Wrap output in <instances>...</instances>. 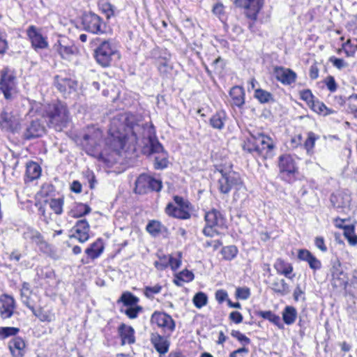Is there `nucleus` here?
<instances>
[{
    "label": "nucleus",
    "instance_id": "nucleus-1",
    "mask_svg": "<svg viewBox=\"0 0 357 357\" xmlns=\"http://www.w3.org/2000/svg\"><path fill=\"white\" fill-rule=\"evenodd\" d=\"M109 135L106 144L118 153L127 143L133 145L140 138L149 139L151 153L160 154L165 152L162 144L155 138L153 127L142 123L130 113H122L112 119Z\"/></svg>",
    "mask_w": 357,
    "mask_h": 357
},
{
    "label": "nucleus",
    "instance_id": "nucleus-2",
    "mask_svg": "<svg viewBox=\"0 0 357 357\" xmlns=\"http://www.w3.org/2000/svg\"><path fill=\"white\" fill-rule=\"evenodd\" d=\"M244 151L255 158L267 159L273 156L275 144L273 139L261 132L251 133L242 145Z\"/></svg>",
    "mask_w": 357,
    "mask_h": 357
},
{
    "label": "nucleus",
    "instance_id": "nucleus-3",
    "mask_svg": "<svg viewBox=\"0 0 357 357\" xmlns=\"http://www.w3.org/2000/svg\"><path fill=\"white\" fill-rule=\"evenodd\" d=\"M42 116L49 127L59 131L66 127L70 121L67 106L60 101L44 105Z\"/></svg>",
    "mask_w": 357,
    "mask_h": 357
},
{
    "label": "nucleus",
    "instance_id": "nucleus-4",
    "mask_svg": "<svg viewBox=\"0 0 357 357\" xmlns=\"http://www.w3.org/2000/svg\"><path fill=\"white\" fill-rule=\"evenodd\" d=\"M220 177L218 179L217 188L222 194H228L231 189L235 190L234 199H238L241 197L240 194L243 192L245 195L246 190L241 175L234 171L218 170Z\"/></svg>",
    "mask_w": 357,
    "mask_h": 357
},
{
    "label": "nucleus",
    "instance_id": "nucleus-5",
    "mask_svg": "<svg viewBox=\"0 0 357 357\" xmlns=\"http://www.w3.org/2000/svg\"><path fill=\"white\" fill-rule=\"evenodd\" d=\"M93 41L98 45L94 50V57L96 62L101 66L108 67L114 58H120L117 47L111 40H101L96 38Z\"/></svg>",
    "mask_w": 357,
    "mask_h": 357
},
{
    "label": "nucleus",
    "instance_id": "nucleus-6",
    "mask_svg": "<svg viewBox=\"0 0 357 357\" xmlns=\"http://www.w3.org/2000/svg\"><path fill=\"white\" fill-rule=\"evenodd\" d=\"M102 137V132L99 128L93 126L88 128L82 140V146L87 154L95 157L102 156L98 149Z\"/></svg>",
    "mask_w": 357,
    "mask_h": 357
},
{
    "label": "nucleus",
    "instance_id": "nucleus-7",
    "mask_svg": "<svg viewBox=\"0 0 357 357\" xmlns=\"http://www.w3.org/2000/svg\"><path fill=\"white\" fill-rule=\"evenodd\" d=\"M204 220L206 226L202 231L206 236L213 237L218 234L219 229L226 227L225 218L219 211L214 208L205 213Z\"/></svg>",
    "mask_w": 357,
    "mask_h": 357
},
{
    "label": "nucleus",
    "instance_id": "nucleus-8",
    "mask_svg": "<svg viewBox=\"0 0 357 357\" xmlns=\"http://www.w3.org/2000/svg\"><path fill=\"white\" fill-rule=\"evenodd\" d=\"M0 90L6 100H12L17 93L15 73L8 67L1 71Z\"/></svg>",
    "mask_w": 357,
    "mask_h": 357
},
{
    "label": "nucleus",
    "instance_id": "nucleus-9",
    "mask_svg": "<svg viewBox=\"0 0 357 357\" xmlns=\"http://www.w3.org/2000/svg\"><path fill=\"white\" fill-rule=\"evenodd\" d=\"M278 167L282 178L288 182L291 181L298 172V167L294 159L288 154H284L279 157Z\"/></svg>",
    "mask_w": 357,
    "mask_h": 357
},
{
    "label": "nucleus",
    "instance_id": "nucleus-10",
    "mask_svg": "<svg viewBox=\"0 0 357 357\" xmlns=\"http://www.w3.org/2000/svg\"><path fill=\"white\" fill-rule=\"evenodd\" d=\"M162 182L152 176L142 174L135 181V191L136 193L144 194L149 191L159 192L162 188Z\"/></svg>",
    "mask_w": 357,
    "mask_h": 357
},
{
    "label": "nucleus",
    "instance_id": "nucleus-11",
    "mask_svg": "<svg viewBox=\"0 0 357 357\" xmlns=\"http://www.w3.org/2000/svg\"><path fill=\"white\" fill-rule=\"evenodd\" d=\"M54 50L65 60H71L75 56L78 50L73 41L67 38H61L53 46Z\"/></svg>",
    "mask_w": 357,
    "mask_h": 357
},
{
    "label": "nucleus",
    "instance_id": "nucleus-12",
    "mask_svg": "<svg viewBox=\"0 0 357 357\" xmlns=\"http://www.w3.org/2000/svg\"><path fill=\"white\" fill-rule=\"evenodd\" d=\"M151 324H156L162 328L165 333H172L176 327V324L172 317L167 313L154 312L151 317Z\"/></svg>",
    "mask_w": 357,
    "mask_h": 357
},
{
    "label": "nucleus",
    "instance_id": "nucleus-13",
    "mask_svg": "<svg viewBox=\"0 0 357 357\" xmlns=\"http://www.w3.org/2000/svg\"><path fill=\"white\" fill-rule=\"evenodd\" d=\"M84 29L92 33H101L104 32L102 19L93 13H85L82 17Z\"/></svg>",
    "mask_w": 357,
    "mask_h": 357
},
{
    "label": "nucleus",
    "instance_id": "nucleus-14",
    "mask_svg": "<svg viewBox=\"0 0 357 357\" xmlns=\"http://www.w3.org/2000/svg\"><path fill=\"white\" fill-rule=\"evenodd\" d=\"M26 35L34 50H43L48 47L47 38L42 35L41 30L36 26H29L26 29Z\"/></svg>",
    "mask_w": 357,
    "mask_h": 357
},
{
    "label": "nucleus",
    "instance_id": "nucleus-15",
    "mask_svg": "<svg viewBox=\"0 0 357 357\" xmlns=\"http://www.w3.org/2000/svg\"><path fill=\"white\" fill-rule=\"evenodd\" d=\"M234 3L236 6L245 8V15L248 18L255 20L264 5V0H234Z\"/></svg>",
    "mask_w": 357,
    "mask_h": 357
},
{
    "label": "nucleus",
    "instance_id": "nucleus-16",
    "mask_svg": "<svg viewBox=\"0 0 357 357\" xmlns=\"http://www.w3.org/2000/svg\"><path fill=\"white\" fill-rule=\"evenodd\" d=\"M90 226L86 219H81L76 222L71 229L70 238H76L80 243H85L89 239Z\"/></svg>",
    "mask_w": 357,
    "mask_h": 357
},
{
    "label": "nucleus",
    "instance_id": "nucleus-17",
    "mask_svg": "<svg viewBox=\"0 0 357 357\" xmlns=\"http://www.w3.org/2000/svg\"><path fill=\"white\" fill-rule=\"evenodd\" d=\"M16 308L14 298L8 294L0 296V316L2 319L10 318Z\"/></svg>",
    "mask_w": 357,
    "mask_h": 357
},
{
    "label": "nucleus",
    "instance_id": "nucleus-18",
    "mask_svg": "<svg viewBox=\"0 0 357 357\" xmlns=\"http://www.w3.org/2000/svg\"><path fill=\"white\" fill-rule=\"evenodd\" d=\"M273 75L275 79L284 85H290L296 82L297 75L290 68L282 66H275L273 69Z\"/></svg>",
    "mask_w": 357,
    "mask_h": 357
},
{
    "label": "nucleus",
    "instance_id": "nucleus-19",
    "mask_svg": "<svg viewBox=\"0 0 357 357\" xmlns=\"http://www.w3.org/2000/svg\"><path fill=\"white\" fill-rule=\"evenodd\" d=\"M20 291V297L22 303L33 312L34 316L39 318L40 321L46 320V318L40 317V315L37 313L36 310L35 309L34 302L31 298L32 291L30 289L29 284L27 282H24L22 284V287Z\"/></svg>",
    "mask_w": 357,
    "mask_h": 357
},
{
    "label": "nucleus",
    "instance_id": "nucleus-20",
    "mask_svg": "<svg viewBox=\"0 0 357 357\" xmlns=\"http://www.w3.org/2000/svg\"><path fill=\"white\" fill-rule=\"evenodd\" d=\"M0 125L2 128L11 132H17L20 129L19 118L13 115L11 113L3 112L1 114Z\"/></svg>",
    "mask_w": 357,
    "mask_h": 357
},
{
    "label": "nucleus",
    "instance_id": "nucleus-21",
    "mask_svg": "<svg viewBox=\"0 0 357 357\" xmlns=\"http://www.w3.org/2000/svg\"><path fill=\"white\" fill-rule=\"evenodd\" d=\"M150 341L160 355H164L168 352L170 343L167 337L161 335L158 333H152Z\"/></svg>",
    "mask_w": 357,
    "mask_h": 357
},
{
    "label": "nucleus",
    "instance_id": "nucleus-22",
    "mask_svg": "<svg viewBox=\"0 0 357 357\" xmlns=\"http://www.w3.org/2000/svg\"><path fill=\"white\" fill-rule=\"evenodd\" d=\"M54 84L57 89L64 94L70 93L77 87V82L75 80L59 75L55 77Z\"/></svg>",
    "mask_w": 357,
    "mask_h": 357
},
{
    "label": "nucleus",
    "instance_id": "nucleus-23",
    "mask_svg": "<svg viewBox=\"0 0 357 357\" xmlns=\"http://www.w3.org/2000/svg\"><path fill=\"white\" fill-rule=\"evenodd\" d=\"M190 210V207L175 206L174 204L169 203L166 206L165 212L169 216L178 219L187 220L191 217Z\"/></svg>",
    "mask_w": 357,
    "mask_h": 357
},
{
    "label": "nucleus",
    "instance_id": "nucleus-24",
    "mask_svg": "<svg viewBox=\"0 0 357 357\" xmlns=\"http://www.w3.org/2000/svg\"><path fill=\"white\" fill-rule=\"evenodd\" d=\"M8 347L13 357H23L26 351V344L20 337L12 338L8 343Z\"/></svg>",
    "mask_w": 357,
    "mask_h": 357
},
{
    "label": "nucleus",
    "instance_id": "nucleus-25",
    "mask_svg": "<svg viewBox=\"0 0 357 357\" xmlns=\"http://www.w3.org/2000/svg\"><path fill=\"white\" fill-rule=\"evenodd\" d=\"M298 258L300 260L307 262L310 268L314 271L319 270L321 268V262L320 260H319L307 250H299L298 253Z\"/></svg>",
    "mask_w": 357,
    "mask_h": 357
},
{
    "label": "nucleus",
    "instance_id": "nucleus-26",
    "mask_svg": "<svg viewBox=\"0 0 357 357\" xmlns=\"http://www.w3.org/2000/svg\"><path fill=\"white\" fill-rule=\"evenodd\" d=\"M45 132V128L38 121H33L27 126L24 132V137L26 139H31L40 137Z\"/></svg>",
    "mask_w": 357,
    "mask_h": 357
},
{
    "label": "nucleus",
    "instance_id": "nucleus-27",
    "mask_svg": "<svg viewBox=\"0 0 357 357\" xmlns=\"http://www.w3.org/2000/svg\"><path fill=\"white\" fill-rule=\"evenodd\" d=\"M91 211L89 206L82 203H74L68 213L72 218H78L90 213Z\"/></svg>",
    "mask_w": 357,
    "mask_h": 357
},
{
    "label": "nucleus",
    "instance_id": "nucleus-28",
    "mask_svg": "<svg viewBox=\"0 0 357 357\" xmlns=\"http://www.w3.org/2000/svg\"><path fill=\"white\" fill-rule=\"evenodd\" d=\"M119 332L121 337L122 344H130L135 342V331L131 326L123 324L119 326Z\"/></svg>",
    "mask_w": 357,
    "mask_h": 357
},
{
    "label": "nucleus",
    "instance_id": "nucleus-29",
    "mask_svg": "<svg viewBox=\"0 0 357 357\" xmlns=\"http://www.w3.org/2000/svg\"><path fill=\"white\" fill-rule=\"evenodd\" d=\"M229 96L232 100L233 105L241 107L245 103V91L243 87L239 86L232 87L230 90Z\"/></svg>",
    "mask_w": 357,
    "mask_h": 357
},
{
    "label": "nucleus",
    "instance_id": "nucleus-30",
    "mask_svg": "<svg viewBox=\"0 0 357 357\" xmlns=\"http://www.w3.org/2000/svg\"><path fill=\"white\" fill-rule=\"evenodd\" d=\"M104 250L103 242L100 238L97 239L86 249L85 253L88 257L95 259L100 257Z\"/></svg>",
    "mask_w": 357,
    "mask_h": 357
},
{
    "label": "nucleus",
    "instance_id": "nucleus-31",
    "mask_svg": "<svg viewBox=\"0 0 357 357\" xmlns=\"http://www.w3.org/2000/svg\"><path fill=\"white\" fill-rule=\"evenodd\" d=\"M271 289L275 293L284 296L289 293V287L284 279L275 278L270 284Z\"/></svg>",
    "mask_w": 357,
    "mask_h": 357
},
{
    "label": "nucleus",
    "instance_id": "nucleus-32",
    "mask_svg": "<svg viewBox=\"0 0 357 357\" xmlns=\"http://www.w3.org/2000/svg\"><path fill=\"white\" fill-rule=\"evenodd\" d=\"M274 268L278 274L283 275L290 279L293 278L294 275L290 276L293 271V267L291 264L285 262L281 259H278L274 264Z\"/></svg>",
    "mask_w": 357,
    "mask_h": 357
},
{
    "label": "nucleus",
    "instance_id": "nucleus-33",
    "mask_svg": "<svg viewBox=\"0 0 357 357\" xmlns=\"http://www.w3.org/2000/svg\"><path fill=\"white\" fill-rule=\"evenodd\" d=\"M226 119L227 114L225 111H218L211 117L210 125L215 129L222 130L225 126Z\"/></svg>",
    "mask_w": 357,
    "mask_h": 357
},
{
    "label": "nucleus",
    "instance_id": "nucleus-34",
    "mask_svg": "<svg viewBox=\"0 0 357 357\" xmlns=\"http://www.w3.org/2000/svg\"><path fill=\"white\" fill-rule=\"evenodd\" d=\"M41 174V168L35 162H30L26 165V176L29 181L38 178Z\"/></svg>",
    "mask_w": 357,
    "mask_h": 357
},
{
    "label": "nucleus",
    "instance_id": "nucleus-35",
    "mask_svg": "<svg viewBox=\"0 0 357 357\" xmlns=\"http://www.w3.org/2000/svg\"><path fill=\"white\" fill-rule=\"evenodd\" d=\"M297 317V311L292 306H286L282 312V319L287 325L293 324Z\"/></svg>",
    "mask_w": 357,
    "mask_h": 357
},
{
    "label": "nucleus",
    "instance_id": "nucleus-36",
    "mask_svg": "<svg viewBox=\"0 0 357 357\" xmlns=\"http://www.w3.org/2000/svg\"><path fill=\"white\" fill-rule=\"evenodd\" d=\"M51 210L56 215H61L63 213V207L64 204V200L63 197L52 198L47 201Z\"/></svg>",
    "mask_w": 357,
    "mask_h": 357
},
{
    "label": "nucleus",
    "instance_id": "nucleus-37",
    "mask_svg": "<svg viewBox=\"0 0 357 357\" xmlns=\"http://www.w3.org/2000/svg\"><path fill=\"white\" fill-rule=\"evenodd\" d=\"M257 315L259 317H262L264 319H267L275 325L279 326L280 328L282 327V325L280 322V318L278 315H276L273 312L270 310L268 311H259L257 312Z\"/></svg>",
    "mask_w": 357,
    "mask_h": 357
},
{
    "label": "nucleus",
    "instance_id": "nucleus-38",
    "mask_svg": "<svg viewBox=\"0 0 357 357\" xmlns=\"http://www.w3.org/2000/svg\"><path fill=\"white\" fill-rule=\"evenodd\" d=\"M24 238L26 240L31 241V243L38 245L43 238V236L41 234L35 229H27L26 231L24 233Z\"/></svg>",
    "mask_w": 357,
    "mask_h": 357
},
{
    "label": "nucleus",
    "instance_id": "nucleus-39",
    "mask_svg": "<svg viewBox=\"0 0 357 357\" xmlns=\"http://www.w3.org/2000/svg\"><path fill=\"white\" fill-rule=\"evenodd\" d=\"M309 107L314 112L318 114H322L324 115H327L333 112L322 102H320L317 99L314 100Z\"/></svg>",
    "mask_w": 357,
    "mask_h": 357
},
{
    "label": "nucleus",
    "instance_id": "nucleus-40",
    "mask_svg": "<svg viewBox=\"0 0 357 357\" xmlns=\"http://www.w3.org/2000/svg\"><path fill=\"white\" fill-rule=\"evenodd\" d=\"M118 302H122L125 305L132 307L139 302V298L130 292L126 291L122 294Z\"/></svg>",
    "mask_w": 357,
    "mask_h": 357
},
{
    "label": "nucleus",
    "instance_id": "nucleus-41",
    "mask_svg": "<svg viewBox=\"0 0 357 357\" xmlns=\"http://www.w3.org/2000/svg\"><path fill=\"white\" fill-rule=\"evenodd\" d=\"M238 253V249L235 245H228L223 247L221 250L222 258L225 260H232L236 257Z\"/></svg>",
    "mask_w": 357,
    "mask_h": 357
},
{
    "label": "nucleus",
    "instance_id": "nucleus-42",
    "mask_svg": "<svg viewBox=\"0 0 357 357\" xmlns=\"http://www.w3.org/2000/svg\"><path fill=\"white\" fill-rule=\"evenodd\" d=\"M254 96L261 103H267L273 100V96L271 93L261 89H256Z\"/></svg>",
    "mask_w": 357,
    "mask_h": 357
},
{
    "label": "nucleus",
    "instance_id": "nucleus-43",
    "mask_svg": "<svg viewBox=\"0 0 357 357\" xmlns=\"http://www.w3.org/2000/svg\"><path fill=\"white\" fill-rule=\"evenodd\" d=\"M342 47L347 56H353L357 51V39H349L343 44Z\"/></svg>",
    "mask_w": 357,
    "mask_h": 357
},
{
    "label": "nucleus",
    "instance_id": "nucleus-44",
    "mask_svg": "<svg viewBox=\"0 0 357 357\" xmlns=\"http://www.w3.org/2000/svg\"><path fill=\"white\" fill-rule=\"evenodd\" d=\"M163 226L157 220H151L146 225V231L153 236H158L161 231Z\"/></svg>",
    "mask_w": 357,
    "mask_h": 357
},
{
    "label": "nucleus",
    "instance_id": "nucleus-45",
    "mask_svg": "<svg viewBox=\"0 0 357 357\" xmlns=\"http://www.w3.org/2000/svg\"><path fill=\"white\" fill-rule=\"evenodd\" d=\"M193 303L197 308H201L206 305L208 302V297L204 292H198L193 297Z\"/></svg>",
    "mask_w": 357,
    "mask_h": 357
},
{
    "label": "nucleus",
    "instance_id": "nucleus-46",
    "mask_svg": "<svg viewBox=\"0 0 357 357\" xmlns=\"http://www.w3.org/2000/svg\"><path fill=\"white\" fill-rule=\"evenodd\" d=\"M168 164L167 153L164 152L155 157L154 167L157 169H162L167 167Z\"/></svg>",
    "mask_w": 357,
    "mask_h": 357
},
{
    "label": "nucleus",
    "instance_id": "nucleus-47",
    "mask_svg": "<svg viewBox=\"0 0 357 357\" xmlns=\"http://www.w3.org/2000/svg\"><path fill=\"white\" fill-rule=\"evenodd\" d=\"M344 236L351 245H355L357 243V236L354 234L353 226L344 227Z\"/></svg>",
    "mask_w": 357,
    "mask_h": 357
},
{
    "label": "nucleus",
    "instance_id": "nucleus-48",
    "mask_svg": "<svg viewBox=\"0 0 357 357\" xmlns=\"http://www.w3.org/2000/svg\"><path fill=\"white\" fill-rule=\"evenodd\" d=\"M162 290V286L157 284L153 287L146 286L144 289V295L149 298H153L154 295L159 294Z\"/></svg>",
    "mask_w": 357,
    "mask_h": 357
},
{
    "label": "nucleus",
    "instance_id": "nucleus-49",
    "mask_svg": "<svg viewBox=\"0 0 357 357\" xmlns=\"http://www.w3.org/2000/svg\"><path fill=\"white\" fill-rule=\"evenodd\" d=\"M318 139V137L312 132H309L307 133V138L304 143V146L307 152H310L312 150L314 146L315 141Z\"/></svg>",
    "mask_w": 357,
    "mask_h": 357
},
{
    "label": "nucleus",
    "instance_id": "nucleus-50",
    "mask_svg": "<svg viewBox=\"0 0 357 357\" xmlns=\"http://www.w3.org/2000/svg\"><path fill=\"white\" fill-rule=\"evenodd\" d=\"M100 9L105 14L107 18H110L115 14V7L109 2H105L100 4Z\"/></svg>",
    "mask_w": 357,
    "mask_h": 357
},
{
    "label": "nucleus",
    "instance_id": "nucleus-51",
    "mask_svg": "<svg viewBox=\"0 0 357 357\" xmlns=\"http://www.w3.org/2000/svg\"><path fill=\"white\" fill-rule=\"evenodd\" d=\"M172 69V66L169 60L166 59H162L159 60L158 70L161 73H169Z\"/></svg>",
    "mask_w": 357,
    "mask_h": 357
},
{
    "label": "nucleus",
    "instance_id": "nucleus-52",
    "mask_svg": "<svg viewBox=\"0 0 357 357\" xmlns=\"http://www.w3.org/2000/svg\"><path fill=\"white\" fill-rule=\"evenodd\" d=\"M169 256L163 255L158 261L154 262L155 267L158 270H164L169 266Z\"/></svg>",
    "mask_w": 357,
    "mask_h": 357
},
{
    "label": "nucleus",
    "instance_id": "nucleus-53",
    "mask_svg": "<svg viewBox=\"0 0 357 357\" xmlns=\"http://www.w3.org/2000/svg\"><path fill=\"white\" fill-rule=\"evenodd\" d=\"M181 264V253L177 252L176 257L169 255V266L173 271L176 270L179 268Z\"/></svg>",
    "mask_w": 357,
    "mask_h": 357
},
{
    "label": "nucleus",
    "instance_id": "nucleus-54",
    "mask_svg": "<svg viewBox=\"0 0 357 357\" xmlns=\"http://www.w3.org/2000/svg\"><path fill=\"white\" fill-rule=\"evenodd\" d=\"M19 331L18 328L15 327H2L0 328V335L6 338L11 335H16Z\"/></svg>",
    "mask_w": 357,
    "mask_h": 357
},
{
    "label": "nucleus",
    "instance_id": "nucleus-55",
    "mask_svg": "<svg viewBox=\"0 0 357 357\" xmlns=\"http://www.w3.org/2000/svg\"><path fill=\"white\" fill-rule=\"evenodd\" d=\"M250 296V289L247 287H238L236 291V296L238 299L246 300Z\"/></svg>",
    "mask_w": 357,
    "mask_h": 357
},
{
    "label": "nucleus",
    "instance_id": "nucleus-56",
    "mask_svg": "<svg viewBox=\"0 0 357 357\" xmlns=\"http://www.w3.org/2000/svg\"><path fill=\"white\" fill-rule=\"evenodd\" d=\"M231 335L244 345L249 344L250 343V338L241 333L239 331H232Z\"/></svg>",
    "mask_w": 357,
    "mask_h": 357
},
{
    "label": "nucleus",
    "instance_id": "nucleus-57",
    "mask_svg": "<svg viewBox=\"0 0 357 357\" xmlns=\"http://www.w3.org/2000/svg\"><path fill=\"white\" fill-rule=\"evenodd\" d=\"M301 98L305 101L308 106H310L312 102L315 100L314 96L309 89L303 90L301 91Z\"/></svg>",
    "mask_w": 357,
    "mask_h": 357
},
{
    "label": "nucleus",
    "instance_id": "nucleus-58",
    "mask_svg": "<svg viewBox=\"0 0 357 357\" xmlns=\"http://www.w3.org/2000/svg\"><path fill=\"white\" fill-rule=\"evenodd\" d=\"M142 310L140 306L130 307L125 310V314L130 319H135L137 317L138 314Z\"/></svg>",
    "mask_w": 357,
    "mask_h": 357
},
{
    "label": "nucleus",
    "instance_id": "nucleus-59",
    "mask_svg": "<svg viewBox=\"0 0 357 357\" xmlns=\"http://www.w3.org/2000/svg\"><path fill=\"white\" fill-rule=\"evenodd\" d=\"M178 278L183 282H188L194 279V274L188 270H184L178 273Z\"/></svg>",
    "mask_w": 357,
    "mask_h": 357
},
{
    "label": "nucleus",
    "instance_id": "nucleus-60",
    "mask_svg": "<svg viewBox=\"0 0 357 357\" xmlns=\"http://www.w3.org/2000/svg\"><path fill=\"white\" fill-rule=\"evenodd\" d=\"M349 107L352 112L357 113V94L350 96L348 99Z\"/></svg>",
    "mask_w": 357,
    "mask_h": 357
},
{
    "label": "nucleus",
    "instance_id": "nucleus-61",
    "mask_svg": "<svg viewBox=\"0 0 357 357\" xmlns=\"http://www.w3.org/2000/svg\"><path fill=\"white\" fill-rule=\"evenodd\" d=\"M38 249L45 254H50L52 252V246L44 239L37 245Z\"/></svg>",
    "mask_w": 357,
    "mask_h": 357
},
{
    "label": "nucleus",
    "instance_id": "nucleus-62",
    "mask_svg": "<svg viewBox=\"0 0 357 357\" xmlns=\"http://www.w3.org/2000/svg\"><path fill=\"white\" fill-rule=\"evenodd\" d=\"M8 48L6 34L0 31V54H3Z\"/></svg>",
    "mask_w": 357,
    "mask_h": 357
},
{
    "label": "nucleus",
    "instance_id": "nucleus-63",
    "mask_svg": "<svg viewBox=\"0 0 357 357\" xmlns=\"http://www.w3.org/2000/svg\"><path fill=\"white\" fill-rule=\"evenodd\" d=\"M314 244L316 247L323 252H326L327 251V247L325 245L324 239L323 237H316L314 240Z\"/></svg>",
    "mask_w": 357,
    "mask_h": 357
},
{
    "label": "nucleus",
    "instance_id": "nucleus-64",
    "mask_svg": "<svg viewBox=\"0 0 357 357\" xmlns=\"http://www.w3.org/2000/svg\"><path fill=\"white\" fill-rule=\"evenodd\" d=\"M326 85L328 89L333 92L337 89V84L333 77L329 76L326 79Z\"/></svg>",
    "mask_w": 357,
    "mask_h": 357
}]
</instances>
